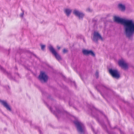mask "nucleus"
<instances>
[{"label":"nucleus","mask_w":134,"mask_h":134,"mask_svg":"<svg viewBox=\"0 0 134 134\" xmlns=\"http://www.w3.org/2000/svg\"><path fill=\"white\" fill-rule=\"evenodd\" d=\"M84 55H90L93 57H95V53L92 50H88L84 49Z\"/></svg>","instance_id":"nucleus-11"},{"label":"nucleus","mask_w":134,"mask_h":134,"mask_svg":"<svg viewBox=\"0 0 134 134\" xmlns=\"http://www.w3.org/2000/svg\"><path fill=\"white\" fill-rule=\"evenodd\" d=\"M84 134H88V133L86 130L84 129Z\"/></svg>","instance_id":"nucleus-24"},{"label":"nucleus","mask_w":134,"mask_h":134,"mask_svg":"<svg viewBox=\"0 0 134 134\" xmlns=\"http://www.w3.org/2000/svg\"><path fill=\"white\" fill-rule=\"evenodd\" d=\"M73 13L76 16L79 17V19L82 18L83 16V14L82 13L79 11L75 10L73 12Z\"/></svg>","instance_id":"nucleus-12"},{"label":"nucleus","mask_w":134,"mask_h":134,"mask_svg":"<svg viewBox=\"0 0 134 134\" xmlns=\"http://www.w3.org/2000/svg\"><path fill=\"white\" fill-rule=\"evenodd\" d=\"M45 46L44 45H41V49L42 50H43L45 48Z\"/></svg>","instance_id":"nucleus-18"},{"label":"nucleus","mask_w":134,"mask_h":134,"mask_svg":"<svg viewBox=\"0 0 134 134\" xmlns=\"http://www.w3.org/2000/svg\"><path fill=\"white\" fill-rule=\"evenodd\" d=\"M97 19H93L92 20V22L93 24V26H95L96 25L97 22Z\"/></svg>","instance_id":"nucleus-17"},{"label":"nucleus","mask_w":134,"mask_h":134,"mask_svg":"<svg viewBox=\"0 0 134 134\" xmlns=\"http://www.w3.org/2000/svg\"><path fill=\"white\" fill-rule=\"evenodd\" d=\"M86 106L88 108L89 111L88 113L92 117L95 118L96 120L101 126L102 128L108 133L109 131L107 128V125L105 124L104 121H100L98 115L97 113L98 111L100 112L101 111L99 110L97 108H96L92 104H89L87 102H86Z\"/></svg>","instance_id":"nucleus-2"},{"label":"nucleus","mask_w":134,"mask_h":134,"mask_svg":"<svg viewBox=\"0 0 134 134\" xmlns=\"http://www.w3.org/2000/svg\"><path fill=\"white\" fill-rule=\"evenodd\" d=\"M101 86H102L104 87L105 89L106 90H108L109 91H110L111 92L113 93L114 94H115V92H114L112 89L110 88L108 86H107L104 85L100 83L99 84H98L97 85L96 87V88L97 90V91L99 92L102 95V93L100 91L98 88V87H100Z\"/></svg>","instance_id":"nucleus-4"},{"label":"nucleus","mask_w":134,"mask_h":134,"mask_svg":"<svg viewBox=\"0 0 134 134\" xmlns=\"http://www.w3.org/2000/svg\"><path fill=\"white\" fill-rule=\"evenodd\" d=\"M0 102L1 104L6 108L7 110L11 111V108L9 105L8 104L7 102L5 101L0 100Z\"/></svg>","instance_id":"nucleus-10"},{"label":"nucleus","mask_w":134,"mask_h":134,"mask_svg":"<svg viewBox=\"0 0 134 134\" xmlns=\"http://www.w3.org/2000/svg\"><path fill=\"white\" fill-rule=\"evenodd\" d=\"M119 130H120V133L121 134H124V132L121 131V130L120 129H119Z\"/></svg>","instance_id":"nucleus-22"},{"label":"nucleus","mask_w":134,"mask_h":134,"mask_svg":"<svg viewBox=\"0 0 134 134\" xmlns=\"http://www.w3.org/2000/svg\"><path fill=\"white\" fill-rule=\"evenodd\" d=\"M118 7L120 9L121 11H124L125 10V6L121 4H119L118 5Z\"/></svg>","instance_id":"nucleus-14"},{"label":"nucleus","mask_w":134,"mask_h":134,"mask_svg":"<svg viewBox=\"0 0 134 134\" xmlns=\"http://www.w3.org/2000/svg\"><path fill=\"white\" fill-rule=\"evenodd\" d=\"M100 113H101L106 118V119H107L108 123V125L109 126V127L111 129H114L116 128H117V126L116 125L114 127H112L110 121H109V120H108V118H107V116L103 113L102 111H100Z\"/></svg>","instance_id":"nucleus-13"},{"label":"nucleus","mask_w":134,"mask_h":134,"mask_svg":"<svg viewBox=\"0 0 134 134\" xmlns=\"http://www.w3.org/2000/svg\"><path fill=\"white\" fill-rule=\"evenodd\" d=\"M99 39L102 40V36L98 32L94 31V32L92 40L96 43H97L98 40Z\"/></svg>","instance_id":"nucleus-7"},{"label":"nucleus","mask_w":134,"mask_h":134,"mask_svg":"<svg viewBox=\"0 0 134 134\" xmlns=\"http://www.w3.org/2000/svg\"><path fill=\"white\" fill-rule=\"evenodd\" d=\"M57 48L58 49H60V47L58 46Z\"/></svg>","instance_id":"nucleus-25"},{"label":"nucleus","mask_w":134,"mask_h":134,"mask_svg":"<svg viewBox=\"0 0 134 134\" xmlns=\"http://www.w3.org/2000/svg\"><path fill=\"white\" fill-rule=\"evenodd\" d=\"M50 51L55 56L56 58L58 61L61 60L62 59L60 55L57 53L53 47L51 46L49 47Z\"/></svg>","instance_id":"nucleus-5"},{"label":"nucleus","mask_w":134,"mask_h":134,"mask_svg":"<svg viewBox=\"0 0 134 134\" xmlns=\"http://www.w3.org/2000/svg\"><path fill=\"white\" fill-rule=\"evenodd\" d=\"M39 79L41 82L43 81L46 82L47 80L48 76L44 72H41L39 76Z\"/></svg>","instance_id":"nucleus-8"},{"label":"nucleus","mask_w":134,"mask_h":134,"mask_svg":"<svg viewBox=\"0 0 134 134\" xmlns=\"http://www.w3.org/2000/svg\"><path fill=\"white\" fill-rule=\"evenodd\" d=\"M92 131L93 132H94V133L95 134H98V132H95L94 129L92 127Z\"/></svg>","instance_id":"nucleus-19"},{"label":"nucleus","mask_w":134,"mask_h":134,"mask_svg":"<svg viewBox=\"0 0 134 134\" xmlns=\"http://www.w3.org/2000/svg\"><path fill=\"white\" fill-rule=\"evenodd\" d=\"M75 126L77 128L78 132L80 133H82L83 132V129L82 127L83 124L80 122L78 121H75L74 122Z\"/></svg>","instance_id":"nucleus-6"},{"label":"nucleus","mask_w":134,"mask_h":134,"mask_svg":"<svg viewBox=\"0 0 134 134\" xmlns=\"http://www.w3.org/2000/svg\"><path fill=\"white\" fill-rule=\"evenodd\" d=\"M63 52L64 53H65L68 52V50L65 49H63Z\"/></svg>","instance_id":"nucleus-20"},{"label":"nucleus","mask_w":134,"mask_h":134,"mask_svg":"<svg viewBox=\"0 0 134 134\" xmlns=\"http://www.w3.org/2000/svg\"><path fill=\"white\" fill-rule=\"evenodd\" d=\"M114 18L115 22L124 25V28L127 37L130 38L133 36L134 33V21L132 20L126 19L115 16Z\"/></svg>","instance_id":"nucleus-1"},{"label":"nucleus","mask_w":134,"mask_h":134,"mask_svg":"<svg viewBox=\"0 0 134 134\" xmlns=\"http://www.w3.org/2000/svg\"><path fill=\"white\" fill-rule=\"evenodd\" d=\"M95 76L96 79L98 78L99 77V72L98 70H96L95 73Z\"/></svg>","instance_id":"nucleus-16"},{"label":"nucleus","mask_w":134,"mask_h":134,"mask_svg":"<svg viewBox=\"0 0 134 134\" xmlns=\"http://www.w3.org/2000/svg\"><path fill=\"white\" fill-rule=\"evenodd\" d=\"M82 52L84 54V49L82 50Z\"/></svg>","instance_id":"nucleus-26"},{"label":"nucleus","mask_w":134,"mask_h":134,"mask_svg":"<svg viewBox=\"0 0 134 134\" xmlns=\"http://www.w3.org/2000/svg\"><path fill=\"white\" fill-rule=\"evenodd\" d=\"M118 63L119 66L122 68L124 70H127L128 68V65L124 61L120 60L118 61Z\"/></svg>","instance_id":"nucleus-9"},{"label":"nucleus","mask_w":134,"mask_h":134,"mask_svg":"<svg viewBox=\"0 0 134 134\" xmlns=\"http://www.w3.org/2000/svg\"><path fill=\"white\" fill-rule=\"evenodd\" d=\"M64 12L66 13V15L68 16H69L71 13L72 10L69 9H66L65 10Z\"/></svg>","instance_id":"nucleus-15"},{"label":"nucleus","mask_w":134,"mask_h":134,"mask_svg":"<svg viewBox=\"0 0 134 134\" xmlns=\"http://www.w3.org/2000/svg\"><path fill=\"white\" fill-rule=\"evenodd\" d=\"M109 74L113 77L117 79H119L120 77V75L118 70L110 68L109 70Z\"/></svg>","instance_id":"nucleus-3"},{"label":"nucleus","mask_w":134,"mask_h":134,"mask_svg":"<svg viewBox=\"0 0 134 134\" xmlns=\"http://www.w3.org/2000/svg\"><path fill=\"white\" fill-rule=\"evenodd\" d=\"M131 116L132 117V118L134 119V113L132 114H131Z\"/></svg>","instance_id":"nucleus-23"},{"label":"nucleus","mask_w":134,"mask_h":134,"mask_svg":"<svg viewBox=\"0 0 134 134\" xmlns=\"http://www.w3.org/2000/svg\"><path fill=\"white\" fill-rule=\"evenodd\" d=\"M86 11H87L88 12H91L92 11V10L90 8H88L87 9H86Z\"/></svg>","instance_id":"nucleus-21"}]
</instances>
